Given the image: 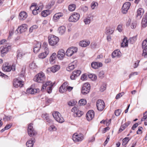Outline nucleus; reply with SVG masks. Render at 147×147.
<instances>
[{
  "mask_svg": "<svg viewBox=\"0 0 147 147\" xmlns=\"http://www.w3.org/2000/svg\"><path fill=\"white\" fill-rule=\"evenodd\" d=\"M26 92L28 93L34 94L37 92V90L36 89L30 88L27 90Z\"/></svg>",
  "mask_w": 147,
  "mask_h": 147,
  "instance_id": "34",
  "label": "nucleus"
},
{
  "mask_svg": "<svg viewBox=\"0 0 147 147\" xmlns=\"http://www.w3.org/2000/svg\"><path fill=\"white\" fill-rule=\"evenodd\" d=\"M38 28V26L37 25H34L32 26L29 29V32L30 33H32L34 30L37 29Z\"/></svg>",
  "mask_w": 147,
  "mask_h": 147,
  "instance_id": "41",
  "label": "nucleus"
},
{
  "mask_svg": "<svg viewBox=\"0 0 147 147\" xmlns=\"http://www.w3.org/2000/svg\"><path fill=\"white\" fill-rule=\"evenodd\" d=\"M56 53H53L51 56L49 61L51 63H54V60L56 58Z\"/></svg>",
  "mask_w": 147,
  "mask_h": 147,
  "instance_id": "38",
  "label": "nucleus"
},
{
  "mask_svg": "<svg viewBox=\"0 0 147 147\" xmlns=\"http://www.w3.org/2000/svg\"><path fill=\"white\" fill-rule=\"evenodd\" d=\"M13 84V86L16 88L18 87H22L23 85V82L21 81L16 79L14 80Z\"/></svg>",
  "mask_w": 147,
  "mask_h": 147,
  "instance_id": "17",
  "label": "nucleus"
},
{
  "mask_svg": "<svg viewBox=\"0 0 147 147\" xmlns=\"http://www.w3.org/2000/svg\"><path fill=\"white\" fill-rule=\"evenodd\" d=\"M84 22L86 24H87L90 23V20L89 18H88L84 20Z\"/></svg>",
  "mask_w": 147,
  "mask_h": 147,
  "instance_id": "63",
  "label": "nucleus"
},
{
  "mask_svg": "<svg viewBox=\"0 0 147 147\" xmlns=\"http://www.w3.org/2000/svg\"><path fill=\"white\" fill-rule=\"evenodd\" d=\"M137 22L136 21H133L131 24V28L132 29L135 28L137 26Z\"/></svg>",
  "mask_w": 147,
  "mask_h": 147,
  "instance_id": "49",
  "label": "nucleus"
},
{
  "mask_svg": "<svg viewBox=\"0 0 147 147\" xmlns=\"http://www.w3.org/2000/svg\"><path fill=\"white\" fill-rule=\"evenodd\" d=\"M76 7V6L74 4H71L69 5L68 7V9L69 11H74Z\"/></svg>",
  "mask_w": 147,
  "mask_h": 147,
  "instance_id": "44",
  "label": "nucleus"
},
{
  "mask_svg": "<svg viewBox=\"0 0 147 147\" xmlns=\"http://www.w3.org/2000/svg\"><path fill=\"white\" fill-rule=\"evenodd\" d=\"M66 91V88L61 86L59 88V91L61 93H63Z\"/></svg>",
  "mask_w": 147,
  "mask_h": 147,
  "instance_id": "53",
  "label": "nucleus"
},
{
  "mask_svg": "<svg viewBox=\"0 0 147 147\" xmlns=\"http://www.w3.org/2000/svg\"><path fill=\"white\" fill-rule=\"evenodd\" d=\"M27 17V14L25 12H22L19 14V19L21 20H25Z\"/></svg>",
  "mask_w": 147,
  "mask_h": 147,
  "instance_id": "28",
  "label": "nucleus"
},
{
  "mask_svg": "<svg viewBox=\"0 0 147 147\" xmlns=\"http://www.w3.org/2000/svg\"><path fill=\"white\" fill-rule=\"evenodd\" d=\"M89 78L92 80H95L97 79V76L94 74H90L88 75Z\"/></svg>",
  "mask_w": 147,
  "mask_h": 147,
  "instance_id": "42",
  "label": "nucleus"
},
{
  "mask_svg": "<svg viewBox=\"0 0 147 147\" xmlns=\"http://www.w3.org/2000/svg\"><path fill=\"white\" fill-rule=\"evenodd\" d=\"M106 89V85L105 84H103L100 87V90L101 92L104 91Z\"/></svg>",
  "mask_w": 147,
  "mask_h": 147,
  "instance_id": "62",
  "label": "nucleus"
},
{
  "mask_svg": "<svg viewBox=\"0 0 147 147\" xmlns=\"http://www.w3.org/2000/svg\"><path fill=\"white\" fill-rule=\"evenodd\" d=\"M130 5V3L127 2L123 4L122 7L126 9H129Z\"/></svg>",
  "mask_w": 147,
  "mask_h": 147,
  "instance_id": "45",
  "label": "nucleus"
},
{
  "mask_svg": "<svg viewBox=\"0 0 147 147\" xmlns=\"http://www.w3.org/2000/svg\"><path fill=\"white\" fill-rule=\"evenodd\" d=\"M98 5V4L97 3L95 2H93L91 5V8L92 9H94Z\"/></svg>",
  "mask_w": 147,
  "mask_h": 147,
  "instance_id": "50",
  "label": "nucleus"
},
{
  "mask_svg": "<svg viewBox=\"0 0 147 147\" xmlns=\"http://www.w3.org/2000/svg\"><path fill=\"white\" fill-rule=\"evenodd\" d=\"M142 121H144V124L145 125H147V111L143 114V116L141 119Z\"/></svg>",
  "mask_w": 147,
  "mask_h": 147,
  "instance_id": "37",
  "label": "nucleus"
},
{
  "mask_svg": "<svg viewBox=\"0 0 147 147\" xmlns=\"http://www.w3.org/2000/svg\"><path fill=\"white\" fill-rule=\"evenodd\" d=\"M59 39L57 36L53 35H50L48 37L49 45L54 46L56 45L59 41Z\"/></svg>",
  "mask_w": 147,
  "mask_h": 147,
  "instance_id": "3",
  "label": "nucleus"
},
{
  "mask_svg": "<svg viewBox=\"0 0 147 147\" xmlns=\"http://www.w3.org/2000/svg\"><path fill=\"white\" fill-rule=\"evenodd\" d=\"M49 129L50 131H55L57 130V128L55 126L52 125L49 127Z\"/></svg>",
  "mask_w": 147,
  "mask_h": 147,
  "instance_id": "56",
  "label": "nucleus"
},
{
  "mask_svg": "<svg viewBox=\"0 0 147 147\" xmlns=\"http://www.w3.org/2000/svg\"><path fill=\"white\" fill-rule=\"evenodd\" d=\"M76 61H74L69 64L68 66L66 68L67 70L69 71L73 70L76 66V65L74 64V62L76 63Z\"/></svg>",
  "mask_w": 147,
  "mask_h": 147,
  "instance_id": "26",
  "label": "nucleus"
},
{
  "mask_svg": "<svg viewBox=\"0 0 147 147\" xmlns=\"http://www.w3.org/2000/svg\"><path fill=\"white\" fill-rule=\"evenodd\" d=\"M29 52L27 50H23L19 52L17 55V59H20L25 55H27Z\"/></svg>",
  "mask_w": 147,
  "mask_h": 147,
  "instance_id": "21",
  "label": "nucleus"
},
{
  "mask_svg": "<svg viewBox=\"0 0 147 147\" xmlns=\"http://www.w3.org/2000/svg\"><path fill=\"white\" fill-rule=\"evenodd\" d=\"M78 110L77 107L74 106L71 109V111L74 114L76 113V112H77Z\"/></svg>",
  "mask_w": 147,
  "mask_h": 147,
  "instance_id": "54",
  "label": "nucleus"
},
{
  "mask_svg": "<svg viewBox=\"0 0 147 147\" xmlns=\"http://www.w3.org/2000/svg\"><path fill=\"white\" fill-rule=\"evenodd\" d=\"M110 122L111 119L108 120V122L107 121H105L104 120H103L100 121L101 123H102L104 124H106L107 125H108Z\"/></svg>",
  "mask_w": 147,
  "mask_h": 147,
  "instance_id": "55",
  "label": "nucleus"
},
{
  "mask_svg": "<svg viewBox=\"0 0 147 147\" xmlns=\"http://www.w3.org/2000/svg\"><path fill=\"white\" fill-rule=\"evenodd\" d=\"M49 51H45V52L40 53L38 55L39 58L43 59L45 58L49 54Z\"/></svg>",
  "mask_w": 147,
  "mask_h": 147,
  "instance_id": "30",
  "label": "nucleus"
},
{
  "mask_svg": "<svg viewBox=\"0 0 147 147\" xmlns=\"http://www.w3.org/2000/svg\"><path fill=\"white\" fill-rule=\"evenodd\" d=\"M80 17V15L78 13H74L69 18V20L70 22H76L79 20Z\"/></svg>",
  "mask_w": 147,
  "mask_h": 147,
  "instance_id": "14",
  "label": "nucleus"
},
{
  "mask_svg": "<svg viewBox=\"0 0 147 147\" xmlns=\"http://www.w3.org/2000/svg\"><path fill=\"white\" fill-rule=\"evenodd\" d=\"M115 27H107L106 28L105 33L107 34H112L114 32Z\"/></svg>",
  "mask_w": 147,
  "mask_h": 147,
  "instance_id": "22",
  "label": "nucleus"
},
{
  "mask_svg": "<svg viewBox=\"0 0 147 147\" xmlns=\"http://www.w3.org/2000/svg\"><path fill=\"white\" fill-rule=\"evenodd\" d=\"M43 46L44 48L45 51H49V49L48 47V44L46 42H44L43 44Z\"/></svg>",
  "mask_w": 147,
  "mask_h": 147,
  "instance_id": "46",
  "label": "nucleus"
},
{
  "mask_svg": "<svg viewBox=\"0 0 147 147\" xmlns=\"http://www.w3.org/2000/svg\"><path fill=\"white\" fill-rule=\"evenodd\" d=\"M79 103L81 105H85L86 103V100L85 99H81L79 101Z\"/></svg>",
  "mask_w": 147,
  "mask_h": 147,
  "instance_id": "52",
  "label": "nucleus"
},
{
  "mask_svg": "<svg viewBox=\"0 0 147 147\" xmlns=\"http://www.w3.org/2000/svg\"><path fill=\"white\" fill-rule=\"evenodd\" d=\"M142 25L143 28H145L147 26V18L145 16L143 18L142 20Z\"/></svg>",
  "mask_w": 147,
  "mask_h": 147,
  "instance_id": "36",
  "label": "nucleus"
},
{
  "mask_svg": "<svg viewBox=\"0 0 147 147\" xmlns=\"http://www.w3.org/2000/svg\"><path fill=\"white\" fill-rule=\"evenodd\" d=\"M80 9L84 12H86L88 10V8L86 6L82 5L81 6L80 8Z\"/></svg>",
  "mask_w": 147,
  "mask_h": 147,
  "instance_id": "48",
  "label": "nucleus"
},
{
  "mask_svg": "<svg viewBox=\"0 0 147 147\" xmlns=\"http://www.w3.org/2000/svg\"><path fill=\"white\" fill-rule=\"evenodd\" d=\"M42 117L46 119L47 121H48L49 119V116L47 114H44L42 115Z\"/></svg>",
  "mask_w": 147,
  "mask_h": 147,
  "instance_id": "64",
  "label": "nucleus"
},
{
  "mask_svg": "<svg viewBox=\"0 0 147 147\" xmlns=\"http://www.w3.org/2000/svg\"><path fill=\"white\" fill-rule=\"evenodd\" d=\"M65 55V51L63 49H60L58 52L57 57L60 59H62Z\"/></svg>",
  "mask_w": 147,
  "mask_h": 147,
  "instance_id": "20",
  "label": "nucleus"
},
{
  "mask_svg": "<svg viewBox=\"0 0 147 147\" xmlns=\"http://www.w3.org/2000/svg\"><path fill=\"white\" fill-rule=\"evenodd\" d=\"M91 66L93 68L97 69L102 66V64L101 62H93L91 63Z\"/></svg>",
  "mask_w": 147,
  "mask_h": 147,
  "instance_id": "19",
  "label": "nucleus"
},
{
  "mask_svg": "<svg viewBox=\"0 0 147 147\" xmlns=\"http://www.w3.org/2000/svg\"><path fill=\"white\" fill-rule=\"evenodd\" d=\"M121 111L120 109H119L117 110H115V114L116 116H118L120 115L121 113Z\"/></svg>",
  "mask_w": 147,
  "mask_h": 147,
  "instance_id": "57",
  "label": "nucleus"
},
{
  "mask_svg": "<svg viewBox=\"0 0 147 147\" xmlns=\"http://www.w3.org/2000/svg\"><path fill=\"white\" fill-rule=\"evenodd\" d=\"M35 142V139L31 138L26 143V145L27 147H33L34 143Z\"/></svg>",
  "mask_w": 147,
  "mask_h": 147,
  "instance_id": "29",
  "label": "nucleus"
},
{
  "mask_svg": "<svg viewBox=\"0 0 147 147\" xmlns=\"http://www.w3.org/2000/svg\"><path fill=\"white\" fill-rule=\"evenodd\" d=\"M53 116L55 119L58 122L63 123L64 121L63 118L61 114L58 111H55L53 113Z\"/></svg>",
  "mask_w": 147,
  "mask_h": 147,
  "instance_id": "6",
  "label": "nucleus"
},
{
  "mask_svg": "<svg viewBox=\"0 0 147 147\" xmlns=\"http://www.w3.org/2000/svg\"><path fill=\"white\" fill-rule=\"evenodd\" d=\"M27 26L26 24H23L19 26L15 31V33H21L25 32L27 29Z\"/></svg>",
  "mask_w": 147,
  "mask_h": 147,
  "instance_id": "13",
  "label": "nucleus"
},
{
  "mask_svg": "<svg viewBox=\"0 0 147 147\" xmlns=\"http://www.w3.org/2000/svg\"><path fill=\"white\" fill-rule=\"evenodd\" d=\"M90 43V41L89 40H82L79 42L80 46L83 47H86L88 46Z\"/></svg>",
  "mask_w": 147,
  "mask_h": 147,
  "instance_id": "23",
  "label": "nucleus"
},
{
  "mask_svg": "<svg viewBox=\"0 0 147 147\" xmlns=\"http://www.w3.org/2000/svg\"><path fill=\"white\" fill-rule=\"evenodd\" d=\"M121 55V53L119 50L114 51L112 54V57L113 58L116 57H119Z\"/></svg>",
  "mask_w": 147,
  "mask_h": 147,
  "instance_id": "27",
  "label": "nucleus"
},
{
  "mask_svg": "<svg viewBox=\"0 0 147 147\" xmlns=\"http://www.w3.org/2000/svg\"><path fill=\"white\" fill-rule=\"evenodd\" d=\"M51 13V10H46L42 11L41 13V15L43 17H46L50 14Z\"/></svg>",
  "mask_w": 147,
  "mask_h": 147,
  "instance_id": "31",
  "label": "nucleus"
},
{
  "mask_svg": "<svg viewBox=\"0 0 147 147\" xmlns=\"http://www.w3.org/2000/svg\"><path fill=\"white\" fill-rule=\"evenodd\" d=\"M78 50V49L75 47H71L68 48L67 50L66 53L68 56H71L74 53H76Z\"/></svg>",
  "mask_w": 147,
  "mask_h": 147,
  "instance_id": "11",
  "label": "nucleus"
},
{
  "mask_svg": "<svg viewBox=\"0 0 147 147\" xmlns=\"http://www.w3.org/2000/svg\"><path fill=\"white\" fill-rule=\"evenodd\" d=\"M144 9L142 8H140L138 9L137 11V16L138 17L140 16V18H141L142 16L144 14Z\"/></svg>",
  "mask_w": 147,
  "mask_h": 147,
  "instance_id": "33",
  "label": "nucleus"
},
{
  "mask_svg": "<svg viewBox=\"0 0 147 147\" xmlns=\"http://www.w3.org/2000/svg\"><path fill=\"white\" fill-rule=\"evenodd\" d=\"M94 116V112L92 110H89L86 114V117L88 121L92 120Z\"/></svg>",
  "mask_w": 147,
  "mask_h": 147,
  "instance_id": "18",
  "label": "nucleus"
},
{
  "mask_svg": "<svg viewBox=\"0 0 147 147\" xmlns=\"http://www.w3.org/2000/svg\"><path fill=\"white\" fill-rule=\"evenodd\" d=\"M77 103V102L74 100H71L67 102V104L69 106H74Z\"/></svg>",
  "mask_w": 147,
  "mask_h": 147,
  "instance_id": "40",
  "label": "nucleus"
},
{
  "mask_svg": "<svg viewBox=\"0 0 147 147\" xmlns=\"http://www.w3.org/2000/svg\"><path fill=\"white\" fill-rule=\"evenodd\" d=\"M83 114V113L82 111L78 110L76 113L73 114L74 116L75 117H81Z\"/></svg>",
  "mask_w": 147,
  "mask_h": 147,
  "instance_id": "39",
  "label": "nucleus"
},
{
  "mask_svg": "<svg viewBox=\"0 0 147 147\" xmlns=\"http://www.w3.org/2000/svg\"><path fill=\"white\" fill-rule=\"evenodd\" d=\"M117 29L119 32H121L123 29L122 25V24L118 25L117 27Z\"/></svg>",
  "mask_w": 147,
  "mask_h": 147,
  "instance_id": "60",
  "label": "nucleus"
},
{
  "mask_svg": "<svg viewBox=\"0 0 147 147\" xmlns=\"http://www.w3.org/2000/svg\"><path fill=\"white\" fill-rule=\"evenodd\" d=\"M128 42L126 38H124L122 43V45L123 47H126L128 45Z\"/></svg>",
  "mask_w": 147,
  "mask_h": 147,
  "instance_id": "47",
  "label": "nucleus"
},
{
  "mask_svg": "<svg viewBox=\"0 0 147 147\" xmlns=\"http://www.w3.org/2000/svg\"><path fill=\"white\" fill-rule=\"evenodd\" d=\"M81 73L80 70H75L72 73L70 76V78L71 80H75L76 78L79 76Z\"/></svg>",
  "mask_w": 147,
  "mask_h": 147,
  "instance_id": "16",
  "label": "nucleus"
},
{
  "mask_svg": "<svg viewBox=\"0 0 147 147\" xmlns=\"http://www.w3.org/2000/svg\"><path fill=\"white\" fill-rule=\"evenodd\" d=\"M41 46V43L39 42H37L34 48V51L35 53H37L39 51Z\"/></svg>",
  "mask_w": 147,
  "mask_h": 147,
  "instance_id": "24",
  "label": "nucleus"
},
{
  "mask_svg": "<svg viewBox=\"0 0 147 147\" xmlns=\"http://www.w3.org/2000/svg\"><path fill=\"white\" fill-rule=\"evenodd\" d=\"M33 124L31 123L29 124L28 129V132L29 135L30 137L36 135L37 132L34 129L33 127Z\"/></svg>",
  "mask_w": 147,
  "mask_h": 147,
  "instance_id": "9",
  "label": "nucleus"
},
{
  "mask_svg": "<svg viewBox=\"0 0 147 147\" xmlns=\"http://www.w3.org/2000/svg\"><path fill=\"white\" fill-rule=\"evenodd\" d=\"M29 67L31 69H34L36 68L37 66L35 63L33 62L30 64Z\"/></svg>",
  "mask_w": 147,
  "mask_h": 147,
  "instance_id": "51",
  "label": "nucleus"
},
{
  "mask_svg": "<svg viewBox=\"0 0 147 147\" xmlns=\"http://www.w3.org/2000/svg\"><path fill=\"white\" fill-rule=\"evenodd\" d=\"M42 3H40L37 5L36 3H33L30 7L31 9H33L32 13L34 15H36L38 13V12H40L42 10L43 8Z\"/></svg>",
  "mask_w": 147,
  "mask_h": 147,
  "instance_id": "1",
  "label": "nucleus"
},
{
  "mask_svg": "<svg viewBox=\"0 0 147 147\" xmlns=\"http://www.w3.org/2000/svg\"><path fill=\"white\" fill-rule=\"evenodd\" d=\"M11 49V46L9 45H6L0 48V52L2 56L3 57L7 54Z\"/></svg>",
  "mask_w": 147,
  "mask_h": 147,
  "instance_id": "8",
  "label": "nucleus"
},
{
  "mask_svg": "<svg viewBox=\"0 0 147 147\" xmlns=\"http://www.w3.org/2000/svg\"><path fill=\"white\" fill-rule=\"evenodd\" d=\"M84 139L83 135L82 134H74L72 137V139L74 142H77L81 141Z\"/></svg>",
  "mask_w": 147,
  "mask_h": 147,
  "instance_id": "7",
  "label": "nucleus"
},
{
  "mask_svg": "<svg viewBox=\"0 0 147 147\" xmlns=\"http://www.w3.org/2000/svg\"><path fill=\"white\" fill-rule=\"evenodd\" d=\"M97 44L95 42H92L91 43L90 45V47L92 49H95L96 46Z\"/></svg>",
  "mask_w": 147,
  "mask_h": 147,
  "instance_id": "59",
  "label": "nucleus"
},
{
  "mask_svg": "<svg viewBox=\"0 0 147 147\" xmlns=\"http://www.w3.org/2000/svg\"><path fill=\"white\" fill-rule=\"evenodd\" d=\"M60 68V67L58 65H55L51 68H48L47 69L48 71H51L53 72H55L58 71Z\"/></svg>",
  "mask_w": 147,
  "mask_h": 147,
  "instance_id": "25",
  "label": "nucleus"
},
{
  "mask_svg": "<svg viewBox=\"0 0 147 147\" xmlns=\"http://www.w3.org/2000/svg\"><path fill=\"white\" fill-rule=\"evenodd\" d=\"M130 138L129 139V137H125L122 140V145L124 146L130 140Z\"/></svg>",
  "mask_w": 147,
  "mask_h": 147,
  "instance_id": "43",
  "label": "nucleus"
},
{
  "mask_svg": "<svg viewBox=\"0 0 147 147\" xmlns=\"http://www.w3.org/2000/svg\"><path fill=\"white\" fill-rule=\"evenodd\" d=\"M142 48L143 49L142 56L144 57H147V38L144 40L142 43Z\"/></svg>",
  "mask_w": 147,
  "mask_h": 147,
  "instance_id": "12",
  "label": "nucleus"
},
{
  "mask_svg": "<svg viewBox=\"0 0 147 147\" xmlns=\"http://www.w3.org/2000/svg\"><path fill=\"white\" fill-rule=\"evenodd\" d=\"M53 86V84L50 81H48L43 84L41 89V90L43 91L47 87H48L47 91L49 93L51 92L52 90V87Z\"/></svg>",
  "mask_w": 147,
  "mask_h": 147,
  "instance_id": "4",
  "label": "nucleus"
},
{
  "mask_svg": "<svg viewBox=\"0 0 147 147\" xmlns=\"http://www.w3.org/2000/svg\"><path fill=\"white\" fill-rule=\"evenodd\" d=\"M2 69L5 71L9 72L12 70L14 71L16 70V65L15 64H12L11 66L9 65L7 63L4 64L2 66Z\"/></svg>",
  "mask_w": 147,
  "mask_h": 147,
  "instance_id": "5",
  "label": "nucleus"
},
{
  "mask_svg": "<svg viewBox=\"0 0 147 147\" xmlns=\"http://www.w3.org/2000/svg\"><path fill=\"white\" fill-rule=\"evenodd\" d=\"M105 103L101 100H98L96 102L97 109L99 111H102L105 108Z\"/></svg>",
  "mask_w": 147,
  "mask_h": 147,
  "instance_id": "15",
  "label": "nucleus"
},
{
  "mask_svg": "<svg viewBox=\"0 0 147 147\" xmlns=\"http://www.w3.org/2000/svg\"><path fill=\"white\" fill-rule=\"evenodd\" d=\"M63 16V14L61 13H58L55 14L53 16V18L54 20H57Z\"/></svg>",
  "mask_w": 147,
  "mask_h": 147,
  "instance_id": "35",
  "label": "nucleus"
},
{
  "mask_svg": "<svg viewBox=\"0 0 147 147\" xmlns=\"http://www.w3.org/2000/svg\"><path fill=\"white\" fill-rule=\"evenodd\" d=\"M127 127L125 126V125L124 124L123 125H122L120 127V129L119 130V131L120 132H121L122 131L124 130L125 128H126Z\"/></svg>",
  "mask_w": 147,
  "mask_h": 147,
  "instance_id": "61",
  "label": "nucleus"
},
{
  "mask_svg": "<svg viewBox=\"0 0 147 147\" xmlns=\"http://www.w3.org/2000/svg\"><path fill=\"white\" fill-rule=\"evenodd\" d=\"M90 85L88 83H85L83 86L82 92V94L86 95L88 93L90 90Z\"/></svg>",
  "mask_w": 147,
  "mask_h": 147,
  "instance_id": "10",
  "label": "nucleus"
},
{
  "mask_svg": "<svg viewBox=\"0 0 147 147\" xmlns=\"http://www.w3.org/2000/svg\"><path fill=\"white\" fill-rule=\"evenodd\" d=\"M124 94V92H121L118 94L115 97L116 99H119Z\"/></svg>",
  "mask_w": 147,
  "mask_h": 147,
  "instance_id": "58",
  "label": "nucleus"
},
{
  "mask_svg": "<svg viewBox=\"0 0 147 147\" xmlns=\"http://www.w3.org/2000/svg\"><path fill=\"white\" fill-rule=\"evenodd\" d=\"M66 30V28L64 26H61L59 27L58 29V31L61 35L63 34Z\"/></svg>",
  "mask_w": 147,
  "mask_h": 147,
  "instance_id": "32",
  "label": "nucleus"
},
{
  "mask_svg": "<svg viewBox=\"0 0 147 147\" xmlns=\"http://www.w3.org/2000/svg\"><path fill=\"white\" fill-rule=\"evenodd\" d=\"M46 78L44 73L41 72L36 75L34 78V80L37 82L42 83L45 80Z\"/></svg>",
  "mask_w": 147,
  "mask_h": 147,
  "instance_id": "2",
  "label": "nucleus"
}]
</instances>
